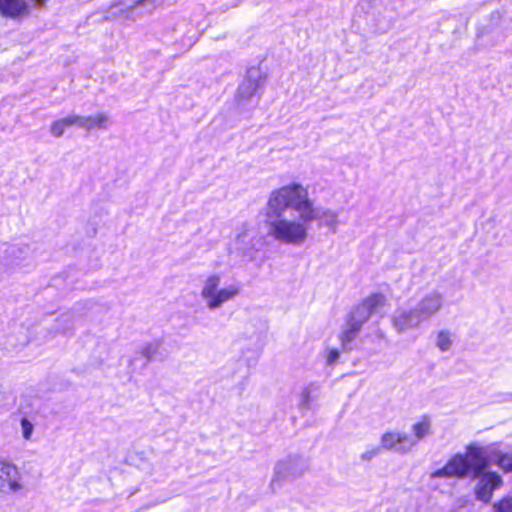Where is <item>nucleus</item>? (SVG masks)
<instances>
[{
    "mask_svg": "<svg viewBox=\"0 0 512 512\" xmlns=\"http://www.w3.org/2000/svg\"><path fill=\"white\" fill-rule=\"evenodd\" d=\"M32 8H37L30 0H0V13L17 17L30 12Z\"/></svg>",
    "mask_w": 512,
    "mask_h": 512,
    "instance_id": "obj_12",
    "label": "nucleus"
},
{
    "mask_svg": "<svg viewBox=\"0 0 512 512\" xmlns=\"http://www.w3.org/2000/svg\"><path fill=\"white\" fill-rule=\"evenodd\" d=\"M235 248L243 254L256 248L258 242L252 228L243 227L235 236Z\"/></svg>",
    "mask_w": 512,
    "mask_h": 512,
    "instance_id": "obj_13",
    "label": "nucleus"
},
{
    "mask_svg": "<svg viewBox=\"0 0 512 512\" xmlns=\"http://www.w3.org/2000/svg\"><path fill=\"white\" fill-rule=\"evenodd\" d=\"M258 86V83L249 77L240 85L239 92L243 97L248 98L257 91Z\"/></svg>",
    "mask_w": 512,
    "mask_h": 512,
    "instance_id": "obj_18",
    "label": "nucleus"
},
{
    "mask_svg": "<svg viewBox=\"0 0 512 512\" xmlns=\"http://www.w3.org/2000/svg\"><path fill=\"white\" fill-rule=\"evenodd\" d=\"M412 439L415 440V445L418 441L430 436L432 434V420L429 416H421L411 426Z\"/></svg>",
    "mask_w": 512,
    "mask_h": 512,
    "instance_id": "obj_14",
    "label": "nucleus"
},
{
    "mask_svg": "<svg viewBox=\"0 0 512 512\" xmlns=\"http://www.w3.org/2000/svg\"><path fill=\"white\" fill-rule=\"evenodd\" d=\"M110 125L111 120L107 113L97 112L95 114L86 116V131H91L94 129L106 130L110 127Z\"/></svg>",
    "mask_w": 512,
    "mask_h": 512,
    "instance_id": "obj_15",
    "label": "nucleus"
},
{
    "mask_svg": "<svg viewBox=\"0 0 512 512\" xmlns=\"http://www.w3.org/2000/svg\"><path fill=\"white\" fill-rule=\"evenodd\" d=\"M26 482L19 467L12 461L0 457V494L20 495L26 491Z\"/></svg>",
    "mask_w": 512,
    "mask_h": 512,
    "instance_id": "obj_5",
    "label": "nucleus"
},
{
    "mask_svg": "<svg viewBox=\"0 0 512 512\" xmlns=\"http://www.w3.org/2000/svg\"><path fill=\"white\" fill-rule=\"evenodd\" d=\"M153 348H154V347H153V345H151V344L147 346V350H148L149 352H150Z\"/></svg>",
    "mask_w": 512,
    "mask_h": 512,
    "instance_id": "obj_24",
    "label": "nucleus"
},
{
    "mask_svg": "<svg viewBox=\"0 0 512 512\" xmlns=\"http://www.w3.org/2000/svg\"><path fill=\"white\" fill-rule=\"evenodd\" d=\"M262 216L270 240L294 247L306 243L314 221H320L333 231L339 225L338 213L317 207L309 196L308 188L299 182H290L272 190Z\"/></svg>",
    "mask_w": 512,
    "mask_h": 512,
    "instance_id": "obj_1",
    "label": "nucleus"
},
{
    "mask_svg": "<svg viewBox=\"0 0 512 512\" xmlns=\"http://www.w3.org/2000/svg\"><path fill=\"white\" fill-rule=\"evenodd\" d=\"M376 454H377V451H374L373 453H371V454L369 455V457H368V458H371V457H373V456H374V455H376Z\"/></svg>",
    "mask_w": 512,
    "mask_h": 512,
    "instance_id": "obj_25",
    "label": "nucleus"
},
{
    "mask_svg": "<svg viewBox=\"0 0 512 512\" xmlns=\"http://www.w3.org/2000/svg\"><path fill=\"white\" fill-rule=\"evenodd\" d=\"M339 358V352L337 349H329L326 354V361L328 364H334Z\"/></svg>",
    "mask_w": 512,
    "mask_h": 512,
    "instance_id": "obj_22",
    "label": "nucleus"
},
{
    "mask_svg": "<svg viewBox=\"0 0 512 512\" xmlns=\"http://www.w3.org/2000/svg\"><path fill=\"white\" fill-rule=\"evenodd\" d=\"M221 283L220 273H210L201 281L200 298L210 311L220 309L225 303L238 297L242 291V286L237 281L225 286H221Z\"/></svg>",
    "mask_w": 512,
    "mask_h": 512,
    "instance_id": "obj_3",
    "label": "nucleus"
},
{
    "mask_svg": "<svg viewBox=\"0 0 512 512\" xmlns=\"http://www.w3.org/2000/svg\"><path fill=\"white\" fill-rule=\"evenodd\" d=\"M484 449L489 458V465L493 463L504 472L512 471V450L503 452L497 443L484 446Z\"/></svg>",
    "mask_w": 512,
    "mask_h": 512,
    "instance_id": "obj_11",
    "label": "nucleus"
},
{
    "mask_svg": "<svg viewBox=\"0 0 512 512\" xmlns=\"http://www.w3.org/2000/svg\"><path fill=\"white\" fill-rule=\"evenodd\" d=\"M476 482L473 488L475 498L483 503H489L492 499L493 493L499 489L502 484L501 476L486 469L473 472Z\"/></svg>",
    "mask_w": 512,
    "mask_h": 512,
    "instance_id": "obj_6",
    "label": "nucleus"
},
{
    "mask_svg": "<svg viewBox=\"0 0 512 512\" xmlns=\"http://www.w3.org/2000/svg\"><path fill=\"white\" fill-rule=\"evenodd\" d=\"M424 322L414 304L399 306L391 316L392 327L398 333L418 328Z\"/></svg>",
    "mask_w": 512,
    "mask_h": 512,
    "instance_id": "obj_8",
    "label": "nucleus"
},
{
    "mask_svg": "<svg viewBox=\"0 0 512 512\" xmlns=\"http://www.w3.org/2000/svg\"><path fill=\"white\" fill-rule=\"evenodd\" d=\"M387 302L386 297L383 294H372L368 296L353 312L351 317V325L348 329L344 330L340 339L345 345L350 342L356 332L359 330L360 326L367 321L373 313L380 311L383 307H385Z\"/></svg>",
    "mask_w": 512,
    "mask_h": 512,
    "instance_id": "obj_4",
    "label": "nucleus"
},
{
    "mask_svg": "<svg viewBox=\"0 0 512 512\" xmlns=\"http://www.w3.org/2000/svg\"><path fill=\"white\" fill-rule=\"evenodd\" d=\"M381 447L385 450H394L406 454L415 447V440L405 432L391 430L381 436Z\"/></svg>",
    "mask_w": 512,
    "mask_h": 512,
    "instance_id": "obj_9",
    "label": "nucleus"
},
{
    "mask_svg": "<svg viewBox=\"0 0 512 512\" xmlns=\"http://www.w3.org/2000/svg\"><path fill=\"white\" fill-rule=\"evenodd\" d=\"M489 466L484 446L478 442H471L465 447L463 453L458 452L451 456L445 465L429 475L430 485L443 492V487L450 479H464L470 472H477Z\"/></svg>",
    "mask_w": 512,
    "mask_h": 512,
    "instance_id": "obj_2",
    "label": "nucleus"
},
{
    "mask_svg": "<svg viewBox=\"0 0 512 512\" xmlns=\"http://www.w3.org/2000/svg\"><path fill=\"white\" fill-rule=\"evenodd\" d=\"M68 119L71 127L75 126L86 130V116L71 114L68 115Z\"/></svg>",
    "mask_w": 512,
    "mask_h": 512,
    "instance_id": "obj_21",
    "label": "nucleus"
},
{
    "mask_svg": "<svg viewBox=\"0 0 512 512\" xmlns=\"http://www.w3.org/2000/svg\"><path fill=\"white\" fill-rule=\"evenodd\" d=\"M454 342V335L448 330H441L436 336V346L445 352L451 349Z\"/></svg>",
    "mask_w": 512,
    "mask_h": 512,
    "instance_id": "obj_16",
    "label": "nucleus"
},
{
    "mask_svg": "<svg viewBox=\"0 0 512 512\" xmlns=\"http://www.w3.org/2000/svg\"><path fill=\"white\" fill-rule=\"evenodd\" d=\"M308 466L304 459L296 456H289L278 461L274 466V475L272 483L282 481H292L302 476Z\"/></svg>",
    "mask_w": 512,
    "mask_h": 512,
    "instance_id": "obj_7",
    "label": "nucleus"
},
{
    "mask_svg": "<svg viewBox=\"0 0 512 512\" xmlns=\"http://www.w3.org/2000/svg\"><path fill=\"white\" fill-rule=\"evenodd\" d=\"M443 305V298L440 293L430 292L414 304L423 321L428 320L438 313Z\"/></svg>",
    "mask_w": 512,
    "mask_h": 512,
    "instance_id": "obj_10",
    "label": "nucleus"
},
{
    "mask_svg": "<svg viewBox=\"0 0 512 512\" xmlns=\"http://www.w3.org/2000/svg\"><path fill=\"white\" fill-rule=\"evenodd\" d=\"M34 425L27 419L21 420V434L24 440L29 441L32 438Z\"/></svg>",
    "mask_w": 512,
    "mask_h": 512,
    "instance_id": "obj_20",
    "label": "nucleus"
},
{
    "mask_svg": "<svg viewBox=\"0 0 512 512\" xmlns=\"http://www.w3.org/2000/svg\"><path fill=\"white\" fill-rule=\"evenodd\" d=\"M493 512H512V497L507 496L494 503Z\"/></svg>",
    "mask_w": 512,
    "mask_h": 512,
    "instance_id": "obj_19",
    "label": "nucleus"
},
{
    "mask_svg": "<svg viewBox=\"0 0 512 512\" xmlns=\"http://www.w3.org/2000/svg\"><path fill=\"white\" fill-rule=\"evenodd\" d=\"M36 7H41L45 4L46 0H30Z\"/></svg>",
    "mask_w": 512,
    "mask_h": 512,
    "instance_id": "obj_23",
    "label": "nucleus"
},
{
    "mask_svg": "<svg viewBox=\"0 0 512 512\" xmlns=\"http://www.w3.org/2000/svg\"><path fill=\"white\" fill-rule=\"evenodd\" d=\"M71 127L68 116L54 121L50 126V133L54 137H60L64 132Z\"/></svg>",
    "mask_w": 512,
    "mask_h": 512,
    "instance_id": "obj_17",
    "label": "nucleus"
}]
</instances>
